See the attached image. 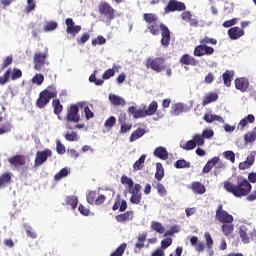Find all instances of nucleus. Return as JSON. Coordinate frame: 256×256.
<instances>
[{
    "label": "nucleus",
    "mask_w": 256,
    "mask_h": 256,
    "mask_svg": "<svg viewBox=\"0 0 256 256\" xmlns=\"http://www.w3.org/2000/svg\"><path fill=\"white\" fill-rule=\"evenodd\" d=\"M52 107L54 109V115H61L63 113V106L61 105V101L59 99H54L52 101Z\"/></svg>",
    "instance_id": "nucleus-37"
},
{
    "label": "nucleus",
    "mask_w": 256,
    "mask_h": 256,
    "mask_svg": "<svg viewBox=\"0 0 256 256\" xmlns=\"http://www.w3.org/2000/svg\"><path fill=\"white\" fill-rule=\"evenodd\" d=\"M145 135V129L138 128L132 134L130 135V143H133L134 141H137V139H141Z\"/></svg>",
    "instance_id": "nucleus-34"
},
{
    "label": "nucleus",
    "mask_w": 256,
    "mask_h": 256,
    "mask_svg": "<svg viewBox=\"0 0 256 256\" xmlns=\"http://www.w3.org/2000/svg\"><path fill=\"white\" fill-rule=\"evenodd\" d=\"M187 6L183 2L177 0H169L167 6L164 8V13H175V11H186Z\"/></svg>",
    "instance_id": "nucleus-8"
},
{
    "label": "nucleus",
    "mask_w": 256,
    "mask_h": 256,
    "mask_svg": "<svg viewBox=\"0 0 256 256\" xmlns=\"http://www.w3.org/2000/svg\"><path fill=\"white\" fill-rule=\"evenodd\" d=\"M215 48L207 45L200 44L194 49V57H205V55H213Z\"/></svg>",
    "instance_id": "nucleus-11"
},
{
    "label": "nucleus",
    "mask_w": 256,
    "mask_h": 256,
    "mask_svg": "<svg viewBox=\"0 0 256 256\" xmlns=\"http://www.w3.org/2000/svg\"><path fill=\"white\" fill-rule=\"evenodd\" d=\"M8 163L12 165V167H23L27 163V156L22 154L14 155L8 158Z\"/></svg>",
    "instance_id": "nucleus-14"
},
{
    "label": "nucleus",
    "mask_w": 256,
    "mask_h": 256,
    "mask_svg": "<svg viewBox=\"0 0 256 256\" xmlns=\"http://www.w3.org/2000/svg\"><path fill=\"white\" fill-rule=\"evenodd\" d=\"M96 199H97V191H90L86 195V200H87V203H89V205H95Z\"/></svg>",
    "instance_id": "nucleus-49"
},
{
    "label": "nucleus",
    "mask_w": 256,
    "mask_h": 256,
    "mask_svg": "<svg viewBox=\"0 0 256 256\" xmlns=\"http://www.w3.org/2000/svg\"><path fill=\"white\" fill-rule=\"evenodd\" d=\"M109 101L111 103V105H114V107H119V106H125L126 105V101L123 99V97L121 96H117L115 94H110L109 95Z\"/></svg>",
    "instance_id": "nucleus-23"
},
{
    "label": "nucleus",
    "mask_w": 256,
    "mask_h": 256,
    "mask_svg": "<svg viewBox=\"0 0 256 256\" xmlns=\"http://www.w3.org/2000/svg\"><path fill=\"white\" fill-rule=\"evenodd\" d=\"M53 156V152L49 149H45L43 151H37L36 157L34 160V167H41L43 163L49 159V157Z\"/></svg>",
    "instance_id": "nucleus-10"
},
{
    "label": "nucleus",
    "mask_w": 256,
    "mask_h": 256,
    "mask_svg": "<svg viewBox=\"0 0 256 256\" xmlns=\"http://www.w3.org/2000/svg\"><path fill=\"white\" fill-rule=\"evenodd\" d=\"M13 174L11 172H5L0 175V189L5 188L7 185H11V179Z\"/></svg>",
    "instance_id": "nucleus-25"
},
{
    "label": "nucleus",
    "mask_w": 256,
    "mask_h": 256,
    "mask_svg": "<svg viewBox=\"0 0 256 256\" xmlns=\"http://www.w3.org/2000/svg\"><path fill=\"white\" fill-rule=\"evenodd\" d=\"M219 161H220L219 156H215L212 159L208 160L202 170V173H211V169H213V167H215V165H217Z\"/></svg>",
    "instance_id": "nucleus-26"
},
{
    "label": "nucleus",
    "mask_w": 256,
    "mask_h": 256,
    "mask_svg": "<svg viewBox=\"0 0 256 256\" xmlns=\"http://www.w3.org/2000/svg\"><path fill=\"white\" fill-rule=\"evenodd\" d=\"M9 77H11V69H7L3 76H0V85H5L9 81Z\"/></svg>",
    "instance_id": "nucleus-53"
},
{
    "label": "nucleus",
    "mask_w": 256,
    "mask_h": 256,
    "mask_svg": "<svg viewBox=\"0 0 256 256\" xmlns=\"http://www.w3.org/2000/svg\"><path fill=\"white\" fill-rule=\"evenodd\" d=\"M174 167L176 169H189V167H191V163L187 162L185 159H180L174 163Z\"/></svg>",
    "instance_id": "nucleus-41"
},
{
    "label": "nucleus",
    "mask_w": 256,
    "mask_h": 256,
    "mask_svg": "<svg viewBox=\"0 0 256 256\" xmlns=\"http://www.w3.org/2000/svg\"><path fill=\"white\" fill-rule=\"evenodd\" d=\"M131 193L130 203L133 205H139L141 203L142 194H141V184H135L134 189L129 190Z\"/></svg>",
    "instance_id": "nucleus-13"
},
{
    "label": "nucleus",
    "mask_w": 256,
    "mask_h": 256,
    "mask_svg": "<svg viewBox=\"0 0 256 256\" xmlns=\"http://www.w3.org/2000/svg\"><path fill=\"white\" fill-rule=\"evenodd\" d=\"M146 109H147V106L137 109L136 114L134 115V119H143L145 117H148Z\"/></svg>",
    "instance_id": "nucleus-43"
},
{
    "label": "nucleus",
    "mask_w": 256,
    "mask_h": 256,
    "mask_svg": "<svg viewBox=\"0 0 256 256\" xmlns=\"http://www.w3.org/2000/svg\"><path fill=\"white\" fill-rule=\"evenodd\" d=\"M98 12L100 17H102V21L106 23V25H111V21L115 19V13H117L115 8L105 0L100 1L98 5Z\"/></svg>",
    "instance_id": "nucleus-5"
},
{
    "label": "nucleus",
    "mask_w": 256,
    "mask_h": 256,
    "mask_svg": "<svg viewBox=\"0 0 256 256\" xmlns=\"http://www.w3.org/2000/svg\"><path fill=\"white\" fill-rule=\"evenodd\" d=\"M163 177H165V169L163 168V164L157 163L156 164L155 179L157 181H162Z\"/></svg>",
    "instance_id": "nucleus-33"
},
{
    "label": "nucleus",
    "mask_w": 256,
    "mask_h": 256,
    "mask_svg": "<svg viewBox=\"0 0 256 256\" xmlns=\"http://www.w3.org/2000/svg\"><path fill=\"white\" fill-rule=\"evenodd\" d=\"M256 140V127L253 131L247 132L244 135V141L245 143H255Z\"/></svg>",
    "instance_id": "nucleus-40"
},
{
    "label": "nucleus",
    "mask_w": 256,
    "mask_h": 256,
    "mask_svg": "<svg viewBox=\"0 0 256 256\" xmlns=\"http://www.w3.org/2000/svg\"><path fill=\"white\" fill-rule=\"evenodd\" d=\"M143 20L145 23H147V30L151 35H154L157 37L159 33H161V45L162 47H169V44L171 43V30H169V27L165 25L164 23H157L159 21V17H157V14L154 13H144L143 14Z\"/></svg>",
    "instance_id": "nucleus-1"
},
{
    "label": "nucleus",
    "mask_w": 256,
    "mask_h": 256,
    "mask_svg": "<svg viewBox=\"0 0 256 256\" xmlns=\"http://www.w3.org/2000/svg\"><path fill=\"white\" fill-rule=\"evenodd\" d=\"M90 38H91V36L89 35V33H84L83 35L78 36L76 38V43L78 45H85L89 41Z\"/></svg>",
    "instance_id": "nucleus-47"
},
{
    "label": "nucleus",
    "mask_w": 256,
    "mask_h": 256,
    "mask_svg": "<svg viewBox=\"0 0 256 256\" xmlns=\"http://www.w3.org/2000/svg\"><path fill=\"white\" fill-rule=\"evenodd\" d=\"M55 97H57V88H55V86H48L39 93L36 99V107H38V109H44V107L49 105V101L55 99Z\"/></svg>",
    "instance_id": "nucleus-4"
},
{
    "label": "nucleus",
    "mask_w": 256,
    "mask_h": 256,
    "mask_svg": "<svg viewBox=\"0 0 256 256\" xmlns=\"http://www.w3.org/2000/svg\"><path fill=\"white\" fill-rule=\"evenodd\" d=\"M45 81V76L43 74H36L32 78V83H35L36 85H42Z\"/></svg>",
    "instance_id": "nucleus-54"
},
{
    "label": "nucleus",
    "mask_w": 256,
    "mask_h": 256,
    "mask_svg": "<svg viewBox=\"0 0 256 256\" xmlns=\"http://www.w3.org/2000/svg\"><path fill=\"white\" fill-rule=\"evenodd\" d=\"M218 99H219V94L215 92L209 93L203 98L202 105L203 107H205L206 105H209V103H213Z\"/></svg>",
    "instance_id": "nucleus-29"
},
{
    "label": "nucleus",
    "mask_w": 256,
    "mask_h": 256,
    "mask_svg": "<svg viewBox=\"0 0 256 256\" xmlns=\"http://www.w3.org/2000/svg\"><path fill=\"white\" fill-rule=\"evenodd\" d=\"M66 23V33L68 35H71V37H77L79 33H81V25H75V21H73V18H67L65 20Z\"/></svg>",
    "instance_id": "nucleus-12"
},
{
    "label": "nucleus",
    "mask_w": 256,
    "mask_h": 256,
    "mask_svg": "<svg viewBox=\"0 0 256 256\" xmlns=\"http://www.w3.org/2000/svg\"><path fill=\"white\" fill-rule=\"evenodd\" d=\"M235 76V72L233 70H226L222 74V78L224 81V85L226 87H231V82L233 81V77Z\"/></svg>",
    "instance_id": "nucleus-28"
},
{
    "label": "nucleus",
    "mask_w": 256,
    "mask_h": 256,
    "mask_svg": "<svg viewBox=\"0 0 256 256\" xmlns=\"http://www.w3.org/2000/svg\"><path fill=\"white\" fill-rule=\"evenodd\" d=\"M64 137L66 141H79V136H77V132L75 131H72L71 133H66Z\"/></svg>",
    "instance_id": "nucleus-56"
},
{
    "label": "nucleus",
    "mask_w": 256,
    "mask_h": 256,
    "mask_svg": "<svg viewBox=\"0 0 256 256\" xmlns=\"http://www.w3.org/2000/svg\"><path fill=\"white\" fill-rule=\"evenodd\" d=\"M146 69H152L155 73H161V71H165L167 66H165V58L156 57V58H148L145 63Z\"/></svg>",
    "instance_id": "nucleus-6"
},
{
    "label": "nucleus",
    "mask_w": 256,
    "mask_h": 256,
    "mask_svg": "<svg viewBox=\"0 0 256 256\" xmlns=\"http://www.w3.org/2000/svg\"><path fill=\"white\" fill-rule=\"evenodd\" d=\"M121 183L122 185H128L129 191H131V189H134L135 182H133V179L129 178L126 175H123L121 177Z\"/></svg>",
    "instance_id": "nucleus-42"
},
{
    "label": "nucleus",
    "mask_w": 256,
    "mask_h": 256,
    "mask_svg": "<svg viewBox=\"0 0 256 256\" xmlns=\"http://www.w3.org/2000/svg\"><path fill=\"white\" fill-rule=\"evenodd\" d=\"M190 189L196 195H204V193H206L207 191V188H205V185L198 181L192 182L190 185Z\"/></svg>",
    "instance_id": "nucleus-18"
},
{
    "label": "nucleus",
    "mask_w": 256,
    "mask_h": 256,
    "mask_svg": "<svg viewBox=\"0 0 256 256\" xmlns=\"http://www.w3.org/2000/svg\"><path fill=\"white\" fill-rule=\"evenodd\" d=\"M156 189L160 197H165V195H167V190L165 189V186L162 183H158Z\"/></svg>",
    "instance_id": "nucleus-60"
},
{
    "label": "nucleus",
    "mask_w": 256,
    "mask_h": 256,
    "mask_svg": "<svg viewBox=\"0 0 256 256\" xmlns=\"http://www.w3.org/2000/svg\"><path fill=\"white\" fill-rule=\"evenodd\" d=\"M249 123H255V116L253 114H249L248 116L244 117L242 120H240L237 129L239 131H243Z\"/></svg>",
    "instance_id": "nucleus-20"
},
{
    "label": "nucleus",
    "mask_w": 256,
    "mask_h": 256,
    "mask_svg": "<svg viewBox=\"0 0 256 256\" xmlns=\"http://www.w3.org/2000/svg\"><path fill=\"white\" fill-rule=\"evenodd\" d=\"M200 45H217V39L205 36L200 39Z\"/></svg>",
    "instance_id": "nucleus-48"
},
{
    "label": "nucleus",
    "mask_w": 256,
    "mask_h": 256,
    "mask_svg": "<svg viewBox=\"0 0 256 256\" xmlns=\"http://www.w3.org/2000/svg\"><path fill=\"white\" fill-rule=\"evenodd\" d=\"M79 107H83V105L81 103L71 104L70 107L67 108L65 128L69 131H73V129H83V127H85V124H76L74 127L71 126V123H79V121H81Z\"/></svg>",
    "instance_id": "nucleus-3"
},
{
    "label": "nucleus",
    "mask_w": 256,
    "mask_h": 256,
    "mask_svg": "<svg viewBox=\"0 0 256 256\" xmlns=\"http://www.w3.org/2000/svg\"><path fill=\"white\" fill-rule=\"evenodd\" d=\"M48 49L46 48V51L44 53L36 52L34 54L33 63H34V69L36 71H41L43 67L45 66V59L49 57Z\"/></svg>",
    "instance_id": "nucleus-9"
},
{
    "label": "nucleus",
    "mask_w": 256,
    "mask_h": 256,
    "mask_svg": "<svg viewBox=\"0 0 256 256\" xmlns=\"http://www.w3.org/2000/svg\"><path fill=\"white\" fill-rule=\"evenodd\" d=\"M245 35V30L241 29L239 26L232 27L228 30V36L232 41H237Z\"/></svg>",
    "instance_id": "nucleus-17"
},
{
    "label": "nucleus",
    "mask_w": 256,
    "mask_h": 256,
    "mask_svg": "<svg viewBox=\"0 0 256 256\" xmlns=\"http://www.w3.org/2000/svg\"><path fill=\"white\" fill-rule=\"evenodd\" d=\"M127 249V243H122L110 256H123Z\"/></svg>",
    "instance_id": "nucleus-51"
},
{
    "label": "nucleus",
    "mask_w": 256,
    "mask_h": 256,
    "mask_svg": "<svg viewBox=\"0 0 256 256\" xmlns=\"http://www.w3.org/2000/svg\"><path fill=\"white\" fill-rule=\"evenodd\" d=\"M221 231L225 237H231V235H233V231H235V225L233 222L224 223L221 226Z\"/></svg>",
    "instance_id": "nucleus-24"
},
{
    "label": "nucleus",
    "mask_w": 256,
    "mask_h": 256,
    "mask_svg": "<svg viewBox=\"0 0 256 256\" xmlns=\"http://www.w3.org/2000/svg\"><path fill=\"white\" fill-rule=\"evenodd\" d=\"M215 217L219 223H222V225L225 223H233V221L235 220L233 218V215L229 214V212L223 209V204L218 205V208L216 209Z\"/></svg>",
    "instance_id": "nucleus-7"
},
{
    "label": "nucleus",
    "mask_w": 256,
    "mask_h": 256,
    "mask_svg": "<svg viewBox=\"0 0 256 256\" xmlns=\"http://www.w3.org/2000/svg\"><path fill=\"white\" fill-rule=\"evenodd\" d=\"M235 88L241 93H247V89H249V79L245 77L236 78L235 81Z\"/></svg>",
    "instance_id": "nucleus-15"
},
{
    "label": "nucleus",
    "mask_w": 256,
    "mask_h": 256,
    "mask_svg": "<svg viewBox=\"0 0 256 256\" xmlns=\"http://www.w3.org/2000/svg\"><path fill=\"white\" fill-rule=\"evenodd\" d=\"M56 151L58 155H65V145H63L59 140L56 141Z\"/></svg>",
    "instance_id": "nucleus-61"
},
{
    "label": "nucleus",
    "mask_w": 256,
    "mask_h": 256,
    "mask_svg": "<svg viewBox=\"0 0 256 256\" xmlns=\"http://www.w3.org/2000/svg\"><path fill=\"white\" fill-rule=\"evenodd\" d=\"M115 123H117V118H115V116H110L104 123V127H106V129H111L113 127H115Z\"/></svg>",
    "instance_id": "nucleus-52"
},
{
    "label": "nucleus",
    "mask_w": 256,
    "mask_h": 256,
    "mask_svg": "<svg viewBox=\"0 0 256 256\" xmlns=\"http://www.w3.org/2000/svg\"><path fill=\"white\" fill-rule=\"evenodd\" d=\"M224 189L227 193L234 195V197L240 199L241 197H246L247 201H256V190L251 193V189H253L251 182L242 176L237 178L236 184L229 180L224 181ZM249 193L251 194L249 195Z\"/></svg>",
    "instance_id": "nucleus-2"
},
{
    "label": "nucleus",
    "mask_w": 256,
    "mask_h": 256,
    "mask_svg": "<svg viewBox=\"0 0 256 256\" xmlns=\"http://www.w3.org/2000/svg\"><path fill=\"white\" fill-rule=\"evenodd\" d=\"M248 229L246 228V226H240L239 228V235H240V239L242 241V243H249V235L247 234Z\"/></svg>",
    "instance_id": "nucleus-36"
},
{
    "label": "nucleus",
    "mask_w": 256,
    "mask_h": 256,
    "mask_svg": "<svg viewBox=\"0 0 256 256\" xmlns=\"http://www.w3.org/2000/svg\"><path fill=\"white\" fill-rule=\"evenodd\" d=\"M187 112V106H185L183 103H176L172 107V115H181V113Z\"/></svg>",
    "instance_id": "nucleus-30"
},
{
    "label": "nucleus",
    "mask_w": 256,
    "mask_h": 256,
    "mask_svg": "<svg viewBox=\"0 0 256 256\" xmlns=\"http://www.w3.org/2000/svg\"><path fill=\"white\" fill-rule=\"evenodd\" d=\"M35 7H36L35 0H27V6L25 8V12L31 13V11H33Z\"/></svg>",
    "instance_id": "nucleus-64"
},
{
    "label": "nucleus",
    "mask_w": 256,
    "mask_h": 256,
    "mask_svg": "<svg viewBox=\"0 0 256 256\" xmlns=\"http://www.w3.org/2000/svg\"><path fill=\"white\" fill-rule=\"evenodd\" d=\"M145 241H147V233H142L141 235L138 236L137 242L135 244V251H141L143 247H145Z\"/></svg>",
    "instance_id": "nucleus-31"
},
{
    "label": "nucleus",
    "mask_w": 256,
    "mask_h": 256,
    "mask_svg": "<svg viewBox=\"0 0 256 256\" xmlns=\"http://www.w3.org/2000/svg\"><path fill=\"white\" fill-rule=\"evenodd\" d=\"M111 77H115V69L113 68L106 70L102 75V79L105 81H107L108 79H111Z\"/></svg>",
    "instance_id": "nucleus-57"
},
{
    "label": "nucleus",
    "mask_w": 256,
    "mask_h": 256,
    "mask_svg": "<svg viewBox=\"0 0 256 256\" xmlns=\"http://www.w3.org/2000/svg\"><path fill=\"white\" fill-rule=\"evenodd\" d=\"M192 141H194L196 147H203L205 145V138L201 134H195Z\"/></svg>",
    "instance_id": "nucleus-45"
},
{
    "label": "nucleus",
    "mask_w": 256,
    "mask_h": 256,
    "mask_svg": "<svg viewBox=\"0 0 256 256\" xmlns=\"http://www.w3.org/2000/svg\"><path fill=\"white\" fill-rule=\"evenodd\" d=\"M253 163H255V156L253 154L247 156L246 160L244 162H240L238 165V168L241 171H245V169H249L252 167Z\"/></svg>",
    "instance_id": "nucleus-22"
},
{
    "label": "nucleus",
    "mask_w": 256,
    "mask_h": 256,
    "mask_svg": "<svg viewBox=\"0 0 256 256\" xmlns=\"http://www.w3.org/2000/svg\"><path fill=\"white\" fill-rule=\"evenodd\" d=\"M203 119L206 121V123H213V121H218V123H225L223 117L216 114L206 113L204 114Z\"/></svg>",
    "instance_id": "nucleus-27"
},
{
    "label": "nucleus",
    "mask_w": 256,
    "mask_h": 256,
    "mask_svg": "<svg viewBox=\"0 0 256 256\" xmlns=\"http://www.w3.org/2000/svg\"><path fill=\"white\" fill-rule=\"evenodd\" d=\"M225 159L231 161V163H235V152L234 151H225L223 153Z\"/></svg>",
    "instance_id": "nucleus-63"
},
{
    "label": "nucleus",
    "mask_w": 256,
    "mask_h": 256,
    "mask_svg": "<svg viewBox=\"0 0 256 256\" xmlns=\"http://www.w3.org/2000/svg\"><path fill=\"white\" fill-rule=\"evenodd\" d=\"M65 201L66 205H70L72 209H77V205H79V199L77 196H67Z\"/></svg>",
    "instance_id": "nucleus-39"
},
{
    "label": "nucleus",
    "mask_w": 256,
    "mask_h": 256,
    "mask_svg": "<svg viewBox=\"0 0 256 256\" xmlns=\"http://www.w3.org/2000/svg\"><path fill=\"white\" fill-rule=\"evenodd\" d=\"M69 175V170L67 168H62L58 173L55 174L54 180L61 181L63 177H67Z\"/></svg>",
    "instance_id": "nucleus-50"
},
{
    "label": "nucleus",
    "mask_w": 256,
    "mask_h": 256,
    "mask_svg": "<svg viewBox=\"0 0 256 256\" xmlns=\"http://www.w3.org/2000/svg\"><path fill=\"white\" fill-rule=\"evenodd\" d=\"M154 156L158 157L162 161L169 159V152H167V148L163 146H159L154 150Z\"/></svg>",
    "instance_id": "nucleus-21"
},
{
    "label": "nucleus",
    "mask_w": 256,
    "mask_h": 256,
    "mask_svg": "<svg viewBox=\"0 0 256 256\" xmlns=\"http://www.w3.org/2000/svg\"><path fill=\"white\" fill-rule=\"evenodd\" d=\"M89 81H90V83H94L97 86H101V85H103V83H105V81L103 79H97V76L95 74H91L89 76Z\"/></svg>",
    "instance_id": "nucleus-58"
},
{
    "label": "nucleus",
    "mask_w": 256,
    "mask_h": 256,
    "mask_svg": "<svg viewBox=\"0 0 256 256\" xmlns=\"http://www.w3.org/2000/svg\"><path fill=\"white\" fill-rule=\"evenodd\" d=\"M10 77L12 81H17V79H21L23 77V72L21 69L14 68L12 72H10Z\"/></svg>",
    "instance_id": "nucleus-46"
},
{
    "label": "nucleus",
    "mask_w": 256,
    "mask_h": 256,
    "mask_svg": "<svg viewBox=\"0 0 256 256\" xmlns=\"http://www.w3.org/2000/svg\"><path fill=\"white\" fill-rule=\"evenodd\" d=\"M180 147L184 151H193V149H195L197 146L195 145V141L189 140L186 143L181 144Z\"/></svg>",
    "instance_id": "nucleus-44"
},
{
    "label": "nucleus",
    "mask_w": 256,
    "mask_h": 256,
    "mask_svg": "<svg viewBox=\"0 0 256 256\" xmlns=\"http://www.w3.org/2000/svg\"><path fill=\"white\" fill-rule=\"evenodd\" d=\"M181 65H191L192 67H195L196 65H199V61L195 59V57L189 55V54H184L180 60H179Z\"/></svg>",
    "instance_id": "nucleus-19"
},
{
    "label": "nucleus",
    "mask_w": 256,
    "mask_h": 256,
    "mask_svg": "<svg viewBox=\"0 0 256 256\" xmlns=\"http://www.w3.org/2000/svg\"><path fill=\"white\" fill-rule=\"evenodd\" d=\"M157 109H159V104L157 101H152L148 108H146V115H148V117L155 115V113H157Z\"/></svg>",
    "instance_id": "nucleus-35"
},
{
    "label": "nucleus",
    "mask_w": 256,
    "mask_h": 256,
    "mask_svg": "<svg viewBox=\"0 0 256 256\" xmlns=\"http://www.w3.org/2000/svg\"><path fill=\"white\" fill-rule=\"evenodd\" d=\"M239 21V18H233L231 20H226L223 22V27H225V29H229V27H233V25H237V22Z\"/></svg>",
    "instance_id": "nucleus-59"
},
{
    "label": "nucleus",
    "mask_w": 256,
    "mask_h": 256,
    "mask_svg": "<svg viewBox=\"0 0 256 256\" xmlns=\"http://www.w3.org/2000/svg\"><path fill=\"white\" fill-rule=\"evenodd\" d=\"M145 159H147V155L143 154L140 158L133 164L134 171H141L143 167H145Z\"/></svg>",
    "instance_id": "nucleus-32"
},
{
    "label": "nucleus",
    "mask_w": 256,
    "mask_h": 256,
    "mask_svg": "<svg viewBox=\"0 0 256 256\" xmlns=\"http://www.w3.org/2000/svg\"><path fill=\"white\" fill-rule=\"evenodd\" d=\"M151 229L152 231H156V233H159L160 235H163L165 233V227H163V224L157 221L151 222Z\"/></svg>",
    "instance_id": "nucleus-38"
},
{
    "label": "nucleus",
    "mask_w": 256,
    "mask_h": 256,
    "mask_svg": "<svg viewBox=\"0 0 256 256\" xmlns=\"http://www.w3.org/2000/svg\"><path fill=\"white\" fill-rule=\"evenodd\" d=\"M55 29H57V22L55 21H50L47 22L44 31L49 32V31H55Z\"/></svg>",
    "instance_id": "nucleus-62"
},
{
    "label": "nucleus",
    "mask_w": 256,
    "mask_h": 256,
    "mask_svg": "<svg viewBox=\"0 0 256 256\" xmlns=\"http://www.w3.org/2000/svg\"><path fill=\"white\" fill-rule=\"evenodd\" d=\"M135 217V212L133 210H128L122 214H118L115 216V220L117 223H128V221H133Z\"/></svg>",
    "instance_id": "nucleus-16"
},
{
    "label": "nucleus",
    "mask_w": 256,
    "mask_h": 256,
    "mask_svg": "<svg viewBox=\"0 0 256 256\" xmlns=\"http://www.w3.org/2000/svg\"><path fill=\"white\" fill-rule=\"evenodd\" d=\"M11 129H13L11 123L8 122L6 124H3L0 127V135H5V133H11Z\"/></svg>",
    "instance_id": "nucleus-55"
}]
</instances>
